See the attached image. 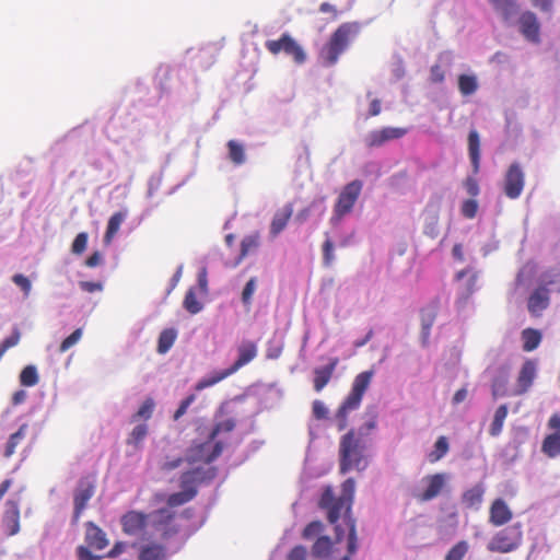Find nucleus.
<instances>
[{"instance_id":"bf43d9fd","label":"nucleus","mask_w":560,"mask_h":560,"mask_svg":"<svg viewBox=\"0 0 560 560\" xmlns=\"http://www.w3.org/2000/svg\"><path fill=\"white\" fill-rule=\"evenodd\" d=\"M445 79V72L440 65H433L430 68V82L431 83H442Z\"/></svg>"},{"instance_id":"f257e3e1","label":"nucleus","mask_w":560,"mask_h":560,"mask_svg":"<svg viewBox=\"0 0 560 560\" xmlns=\"http://www.w3.org/2000/svg\"><path fill=\"white\" fill-rule=\"evenodd\" d=\"M355 492V481L353 478H348L341 485V494L336 497L331 486H326L323 490L318 506L326 512L327 521L330 524L343 517L348 527V556H352L357 551L358 537L355 529V520L351 515L353 499Z\"/></svg>"},{"instance_id":"cd10ccee","label":"nucleus","mask_w":560,"mask_h":560,"mask_svg":"<svg viewBox=\"0 0 560 560\" xmlns=\"http://www.w3.org/2000/svg\"><path fill=\"white\" fill-rule=\"evenodd\" d=\"M541 452L549 458L560 455V431L547 434L541 443Z\"/></svg>"},{"instance_id":"1a4fd4ad","label":"nucleus","mask_w":560,"mask_h":560,"mask_svg":"<svg viewBox=\"0 0 560 560\" xmlns=\"http://www.w3.org/2000/svg\"><path fill=\"white\" fill-rule=\"evenodd\" d=\"M265 47L272 55L283 51L285 55L291 56L298 65H302L306 60V54L303 48L288 33H283L279 39L267 40Z\"/></svg>"},{"instance_id":"c9c22d12","label":"nucleus","mask_w":560,"mask_h":560,"mask_svg":"<svg viewBox=\"0 0 560 560\" xmlns=\"http://www.w3.org/2000/svg\"><path fill=\"white\" fill-rule=\"evenodd\" d=\"M229 159L235 165H242L246 161L245 149L243 144L236 140H230L228 142Z\"/></svg>"},{"instance_id":"de8ad7c7","label":"nucleus","mask_w":560,"mask_h":560,"mask_svg":"<svg viewBox=\"0 0 560 560\" xmlns=\"http://www.w3.org/2000/svg\"><path fill=\"white\" fill-rule=\"evenodd\" d=\"M199 470H188L182 474L180 476V487L183 490L190 489V487L196 488V483L198 481Z\"/></svg>"},{"instance_id":"f03ea898","label":"nucleus","mask_w":560,"mask_h":560,"mask_svg":"<svg viewBox=\"0 0 560 560\" xmlns=\"http://www.w3.org/2000/svg\"><path fill=\"white\" fill-rule=\"evenodd\" d=\"M369 439L362 430H349L339 441V471L345 475L352 469L363 470L366 467L365 452Z\"/></svg>"},{"instance_id":"a19ab883","label":"nucleus","mask_w":560,"mask_h":560,"mask_svg":"<svg viewBox=\"0 0 560 560\" xmlns=\"http://www.w3.org/2000/svg\"><path fill=\"white\" fill-rule=\"evenodd\" d=\"M183 305L190 314H197L202 310V303L198 300L194 288H189L186 292Z\"/></svg>"},{"instance_id":"ea45409f","label":"nucleus","mask_w":560,"mask_h":560,"mask_svg":"<svg viewBox=\"0 0 560 560\" xmlns=\"http://www.w3.org/2000/svg\"><path fill=\"white\" fill-rule=\"evenodd\" d=\"M331 547L332 542L328 536H319L312 547V553L317 558H324L330 553Z\"/></svg>"},{"instance_id":"f704fd0d","label":"nucleus","mask_w":560,"mask_h":560,"mask_svg":"<svg viewBox=\"0 0 560 560\" xmlns=\"http://www.w3.org/2000/svg\"><path fill=\"white\" fill-rule=\"evenodd\" d=\"M478 80L475 74H460L458 77V90L462 95L468 96L478 90Z\"/></svg>"},{"instance_id":"9d476101","label":"nucleus","mask_w":560,"mask_h":560,"mask_svg":"<svg viewBox=\"0 0 560 560\" xmlns=\"http://www.w3.org/2000/svg\"><path fill=\"white\" fill-rule=\"evenodd\" d=\"M95 489V479L92 476H84L79 479L73 491V523L79 522L83 511L88 506V502L94 495Z\"/></svg>"},{"instance_id":"ddd939ff","label":"nucleus","mask_w":560,"mask_h":560,"mask_svg":"<svg viewBox=\"0 0 560 560\" xmlns=\"http://www.w3.org/2000/svg\"><path fill=\"white\" fill-rule=\"evenodd\" d=\"M408 132L407 128L402 127H384L382 129L373 130L365 137V144L369 148L382 147L384 143L402 138Z\"/></svg>"},{"instance_id":"c85d7f7f","label":"nucleus","mask_w":560,"mask_h":560,"mask_svg":"<svg viewBox=\"0 0 560 560\" xmlns=\"http://www.w3.org/2000/svg\"><path fill=\"white\" fill-rule=\"evenodd\" d=\"M27 428V424L24 423L19 428V430L15 433L9 436V440L4 446V457L9 458L15 453L16 446L20 445L26 436Z\"/></svg>"},{"instance_id":"8fccbe9b","label":"nucleus","mask_w":560,"mask_h":560,"mask_svg":"<svg viewBox=\"0 0 560 560\" xmlns=\"http://www.w3.org/2000/svg\"><path fill=\"white\" fill-rule=\"evenodd\" d=\"M88 238L89 235L86 232L79 233L72 243V253L75 255H81L86 249Z\"/></svg>"},{"instance_id":"39448f33","label":"nucleus","mask_w":560,"mask_h":560,"mask_svg":"<svg viewBox=\"0 0 560 560\" xmlns=\"http://www.w3.org/2000/svg\"><path fill=\"white\" fill-rule=\"evenodd\" d=\"M235 428V421L233 419H225L221 422H218L214 428L212 429L209 441L198 444L195 447L191 448V454L189 455L188 460L189 462H203V463H211L214 459H217L222 451H223V443L222 442H215L213 445L211 442L222 432L230 433Z\"/></svg>"},{"instance_id":"a878e982","label":"nucleus","mask_w":560,"mask_h":560,"mask_svg":"<svg viewBox=\"0 0 560 560\" xmlns=\"http://www.w3.org/2000/svg\"><path fill=\"white\" fill-rule=\"evenodd\" d=\"M468 152L474 167V172L478 173L480 163V139L477 130H470L468 135Z\"/></svg>"},{"instance_id":"c03bdc74","label":"nucleus","mask_w":560,"mask_h":560,"mask_svg":"<svg viewBox=\"0 0 560 560\" xmlns=\"http://www.w3.org/2000/svg\"><path fill=\"white\" fill-rule=\"evenodd\" d=\"M468 542L460 540L448 550L445 556V560H463L468 552Z\"/></svg>"},{"instance_id":"2eb2a0df","label":"nucleus","mask_w":560,"mask_h":560,"mask_svg":"<svg viewBox=\"0 0 560 560\" xmlns=\"http://www.w3.org/2000/svg\"><path fill=\"white\" fill-rule=\"evenodd\" d=\"M2 527L8 536H14L20 532V503L10 499L4 503Z\"/></svg>"},{"instance_id":"4c0bfd02","label":"nucleus","mask_w":560,"mask_h":560,"mask_svg":"<svg viewBox=\"0 0 560 560\" xmlns=\"http://www.w3.org/2000/svg\"><path fill=\"white\" fill-rule=\"evenodd\" d=\"M505 20H509L517 12L515 0H489Z\"/></svg>"},{"instance_id":"6ab92c4d","label":"nucleus","mask_w":560,"mask_h":560,"mask_svg":"<svg viewBox=\"0 0 560 560\" xmlns=\"http://www.w3.org/2000/svg\"><path fill=\"white\" fill-rule=\"evenodd\" d=\"M536 377V363L533 360H526L518 373L517 376V389L515 390V395L525 394Z\"/></svg>"},{"instance_id":"e2e57ef3","label":"nucleus","mask_w":560,"mask_h":560,"mask_svg":"<svg viewBox=\"0 0 560 560\" xmlns=\"http://www.w3.org/2000/svg\"><path fill=\"white\" fill-rule=\"evenodd\" d=\"M80 288L84 292L93 293L103 290V284L101 282L93 281H81L79 283Z\"/></svg>"},{"instance_id":"79ce46f5","label":"nucleus","mask_w":560,"mask_h":560,"mask_svg":"<svg viewBox=\"0 0 560 560\" xmlns=\"http://www.w3.org/2000/svg\"><path fill=\"white\" fill-rule=\"evenodd\" d=\"M39 381L37 370L34 365L25 366L20 374V383L23 386H35Z\"/></svg>"},{"instance_id":"69168bd1","label":"nucleus","mask_w":560,"mask_h":560,"mask_svg":"<svg viewBox=\"0 0 560 560\" xmlns=\"http://www.w3.org/2000/svg\"><path fill=\"white\" fill-rule=\"evenodd\" d=\"M79 560H97L100 557L93 556L88 547L79 546L77 548Z\"/></svg>"},{"instance_id":"37998d69","label":"nucleus","mask_w":560,"mask_h":560,"mask_svg":"<svg viewBox=\"0 0 560 560\" xmlns=\"http://www.w3.org/2000/svg\"><path fill=\"white\" fill-rule=\"evenodd\" d=\"M148 434V425L145 423L138 424L130 432L127 444L138 447Z\"/></svg>"},{"instance_id":"09e8293b","label":"nucleus","mask_w":560,"mask_h":560,"mask_svg":"<svg viewBox=\"0 0 560 560\" xmlns=\"http://www.w3.org/2000/svg\"><path fill=\"white\" fill-rule=\"evenodd\" d=\"M257 279L255 277L250 278L245 284L242 292V302L246 306H250L254 292L256 290Z\"/></svg>"},{"instance_id":"72a5a7b5","label":"nucleus","mask_w":560,"mask_h":560,"mask_svg":"<svg viewBox=\"0 0 560 560\" xmlns=\"http://www.w3.org/2000/svg\"><path fill=\"white\" fill-rule=\"evenodd\" d=\"M508 412L509 410L506 405H501L497 408L489 429V434L491 436H498L502 432L504 421L508 417Z\"/></svg>"},{"instance_id":"603ef678","label":"nucleus","mask_w":560,"mask_h":560,"mask_svg":"<svg viewBox=\"0 0 560 560\" xmlns=\"http://www.w3.org/2000/svg\"><path fill=\"white\" fill-rule=\"evenodd\" d=\"M478 211V202L475 199H467L460 207L463 217L467 219H474Z\"/></svg>"},{"instance_id":"864d4df0","label":"nucleus","mask_w":560,"mask_h":560,"mask_svg":"<svg viewBox=\"0 0 560 560\" xmlns=\"http://www.w3.org/2000/svg\"><path fill=\"white\" fill-rule=\"evenodd\" d=\"M334 243L327 238L323 243V264L325 267H330L334 261Z\"/></svg>"},{"instance_id":"680f3d73","label":"nucleus","mask_w":560,"mask_h":560,"mask_svg":"<svg viewBox=\"0 0 560 560\" xmlns=\"http://www.w3.org/2000/svg\"><path fill=\"white\" fill-rule=\"evenodd\" d=\"M464 186L466 188V191L469 196L471 197H476L478 196L479 194V185H478V182L472 178V177H468L466 178L465 183H464Z\"/></svg>"},{"instance_id":"a18cd8bd","label":"nucleus","mask_w":560,"mask_h":560,"mask_svg":"<svg viewBox=\"0 0 560 560\" xmlns=\"http://www.w3.org/2000/svg\"><path fill=\"white\" fill-rule=\"evenodd\" d=\"M154 406V400L152 398H147L142 402L138 411L132 416V421H136L138 419L149 420L152 417Z\"/></svg>"},{"instance_id":"c756f323","label":"nucleus","mask_w":560,"mask_h":560,"mask_svg":"<svg viewBox=\"0 0 560 560\" xmlns=\"http://www.w3.org/2000/svg\"><path fill=\"white\" fill-rule=\"evenodd\" d=\"M523 341V350L526 352L534 351L541 341V334L534 328H526L521 334Z\"/></svg>"},{"instance_id":"0e129e2a","label":"nucleus","mask_w":560,"mask_h":560,"mask_svg":"<svg viewBox=\"0 0 560 560\" xmlns=\"http://www.w3.org/2000/svg\"><path fill=\"white\" fill-rule=\"evenodd\" d=\"M19 341H20V332L18 329H15L10 337L4 339L1 347L4 349V351H7L8 349L16 346L19 343Z\"/></svg>"},{"instance_id":"b1692460","label":"nucleus","mask_w":560,"mask_h":560,"mask_svg":"<svg viewBox=\"0 0 560 560\" xmlns=\"http://www.w3.org/2000/svg\"><path fill=\"white\" fill-rule=\"evenodd\" d=\"M436 318V307L423 308L421 311V340L427 346L430 338L431 328Z\"/></svg>"},{"instance_id":"20e7f679","label":"nucleus","mask_w":560,"mask_h":560,"mask_svg":"<svg viewBox=\"0 0 560 560\" xmlns=\"http://www.w3.org/2000/svg\"><path fill=\"white\" fill-rule=\"evenodd\" d=\"M360 28L361 26L358 22H346L337 27L322 49V57L328 66H332L338 61L339 56L358 36Z\"/></svg>"},{"instance_id":"4d7b16f0","label":"nucleus","mask_w":560,"mask_h":560,"mask_svg":"<svg viewBox=\"0 0 560 560\" xmlns=\"http://www.w3.org/2000/svg\"><path fill=\"white\" fill-rule=\"evenodd\" d=\"M184 463L183 457H175V458H165L164 462L160 464V470L163 472H170L176 468H178Z\"/></svg>"},{"instance_id":"4468645a","label":"nucleus","mask_w":560,"mask_h":560,"mask_svg":"<svg viewBox=\"0 0 560 560\" xmlns=\"http://www.w3.org/2000/svg\"><path fill=\"white\" fill-rule=\"evenodd\" d=\"M447 481V475L444 472H438L428 475L423 478V482L427 485L425 489L416 494V498L420 502H428L436 498L445 487Z\"/></svg>"},{"instance_id":"6e6552de","label":"nucleus","mask_w":560,"mask_h":560,"mask_svg":"<svg viewBox=\"0 0 560 560\" xmlns=\"http://www.w3.org/2000/svg\"><path fill=\"white\" fill-rule=\"evenodd\" d=\"M363 184L359 179H354L348 183L340 191L337 201L334 206L332 219L340 220L346 214L350 213L355 205L361 191Z\"/></svg>"},{"instance_id":"052dcab7","label":"nucleus","mask_w":560,"mask_h":560,"mask_svg":"<svg viewBox=\"0 0 560 560\" xmlns=\"http://www.w3.org/2000/svg\"><path fill=\"white\" fill-rule=\"evenodd\" d=\"M307 551L303 546H295L288 553L287 560H306Z\"/></svg>"},{"instance_id":"7ed1b4c3","label":"nucleus","mask_w":560,"mask_h":560,"mask_svg":"<svg viewBox=\"0 0 560 560\" xmlns=\"http://www.w3.org/2000/svg\"><path fill=\"white\" fill-rule=\"evenodd\" d=\"M373 377V371H364L354 377L351 392L339 406L335 413V421L338 431H343L349 423V412L357 410L362 401L363 395L369 388Z\"/></svg>"},{"instance_id":"5fc2aeb1","label":"nucleus","mask_w":560,"mask_h":560,"mask_svg":"<svg viewBox=\"0 0 560 560\" xmlns=\"http://www.w3.org/2000/svg\"><path fill=\"white\" fill-rule=\"evenodd\" d=\"M12 281L24 292L25 296L30 294L32 283L27 277L22 273H16L12 277Z\"/></svg>"},{"instance_id":"f8f14e48","label":"nucleus","mask_w":560,"mask_h":560,"mask_svg":"<svg viewBox=\"0 0 560 560\" xmlns=\"http://www.w3.org/2000/svg\"><path fill=\"white\" fill-rule=\"evenodd\" d=\"M175 516V512L162 508L148 514V522L161 534L162 539H168L178 533V527L174 524Z\"/></svg>"},{"instance_id":"a211bd4d","label":"nucleus","mask_w":560,"mask_h":560,"mask_svg":"<svg viewBox=\"0 0 560 560\" xmlns=\"http://www.w3.org/2000/svg\"><path fill=\"white\" fill-rule=\"evenodd\" d=\"M149 524L148 515L137 511H129L121 517L122 530L128 535L140 534Z\"/></svg>"},{"instance_id":"13d9d810","label":"nucleus","mask_w":560,"mask_h":560,"mask_svg":"<svg viewBox=\"0 0 560 560\" xmlns=\"http://www.w3.org/2000/svg\"><path fill=\"white\" fill-rule=\"evenodd\" d=\"M196 400V395L195 394H190L188 395L184 400H182L179 407L177 408V410L175 411L174 413V420L177 421L180 417H183L188 407Z\"/></svg>"},{"instance_id":"473e14b6","label":"nucleus","mask_w":560,"mask_h":560,"mask_svg":"<svg viewBox=\"0 0 560 560\" xmlns=\"http://www.w3.org/2000/svg\"><path fill=\"white\" fill-rule=\"evenodd\" d=\"M197 494V489L190 487V489L182 490L176 493H172L167 498L168 508H176L191 501Z\"/></svg>"},{"instance_id":"58836bf2","label":"nucleus","mask_w":560,"mask_h":560,"mask_svg":"<svg viewBox=\"0 0 560 560\" xmlns=\"http://www.w3.org/2000/svg\"><path fill=\"white\" fill-rule=\"evenodd\" d=\"M450 445L447 438L442 435L440 436L435 444L434 450L428 455V459L430 463H436L442 459L448 452Z\"/></svg>"},{"instance_id":"f3484780","label":"nucleus","mask_w":560,"mask_h":560,"mask_svg":"<svg viewBox=\"0 0 560 560\" xmlns=\"http://www.w3.org/2000/svg\"><path fill=\"white\" fill-rule=\"evenodd\" d=\"M513 517V513L506 502L498 498L495 499L489 509V523L495 527L508 524Z\"/></svg>"},{"instance_id":"9b49d317","label":"nucleus","mask_w":560,"mask_h":560,"mask_svg":"<svg viewBox=\"0 0 560 560\" xmlns=\"http://www.w3.org/2000/svg\"><path fill=\"white\" fill-rule=\"evenodd\" d=\"M525 187V172L518 162L511 163L503 177L502 189L510 199H517Z\"/></svg>"},{"instance_id":"774afa93","label":"nucleus","mask_w":560,"mask_h":560,"mask_svg":"<svg viewBox=\"0 0 560 560\" xmlns=\"http://www.w3.org/2000/svg\"><path fill=\"white\" fill-rule=\"evenodd\" d=\"M547 427L555 432L560 431V413H553L547 422Z\"/></svg>"},{"instance_id":"dca6fc26","label":"nucleus","mask_w":560,"mask_h":560,"mask_svg":"<svg viewBox=\"0 0 560 560\" xmlns=\"http://www.w3.org/2000/svg\"><path fill=\"white\" fill-rule=\"evenodd\" d=\"M520 32L522 35L532 43L540 42V24L535 13L525 11L521 14L520 20Z\"/></svg>"},{"instance_id":"e433bc0d","label":"nucleus","mask_w":560,"mask_h":560,"mask_svg":"<svg viewBox=\"0 0 560 560\" xmlns=\"http://www.w3.org/2000/svg\"><path fill=\"white\" fill-rule=\"evenodd\" d=\"M259 246L258 234L247 235L241 242V252L235 265H238L249 253Z\"/></svg>"},{"instance_id":"412c9836","label":"nucleus","mask_w":560,"mask_h":560,"mask_svg":"<svg viewBox=\"0 0 560 560\" xmlns=\"http://www.w3.org/2000/svg\"><path fill=\"white\" fill-rule=\"evenodd\" d=\"M293 214V205L287 203L281 209L276 211L270 223L269 232L272 237L279 235L288 225Z\"/></svg>"},{"instance_id":"393cba45","label":"nucleus","mask_w":560,"mask_h":560,"mask_svg":"<svg viewBox=\"0 0 560 560\" xmlns=\"http://www.w3.org/2000/svg\"><path fill=\"white\" fill-rule=\"evenodd\" d=\"M485 494V488L481 483H478L469 489H467L462 495V503L466 508H478Z\"/></svg>"},{"instance_id":"0eeeda50","label":"nucleus","mask_w":560,"mask_h":560,"mask_svg":"<svg viewBox=\"0 0 560 560\" xmlns=\"http://www.w3.org/2000/svg\"><path fill=\"white\" fill-rule=\"evenodd\" d=\"M522 541L523 526L521 523H515L495 533L487 548L491 552L508 553L516 550Z\"/></svg>"},{"instance_id":"5701e85b","label":"nucleus","mask_w":560,"mask_h":560,"mask_svg":"<svg viewBox=\"0 0 560 560\" xmlns=\"http://www.w3.org/2000/svg\"><path fill=\"white\" fill-rule=\"evenodd\" d=\"M549 305V291L546 288L535 290L528 299V311L532 314H539Z\"/></svg>"},{"instance_id":"7c9ffc66","label":"nucleus","mask_w":560,"mask_h":560,"mask_svg":"<svg viewBox=\"0 0 560 560\" xmlns=\"http://www.w3.org/2000/svg\"><path fill=\"white\" fill-rule=\"evenodd\" d=\"M177 338V331L174 328H166L161 331L158 340L156 351L165 354L174 345Z\"/></svg>"},{"instance_id":"423d86ee","label":"nucleus","mask_w":560,"mask_h":560,"mask_svg":"<svg viewBox=\"0 0 560 560\" xmlns=\"http://www.w3.org/2000/svg\"><path fill=\"white\" fill-rule=\"evenodd\" d=\"M237 354L236 361L229 369L215 371L209 376L201 378L196 383L195 389L200 392L211 387L248 364L257 355V346L253 341H245L237 348Z\"/></svg>"},{"instance_id":"2f4dec72","label":"nucleus","mask_w":560,"mask_h":560,"mask_svg":"<svg viewBox=\"0 0 560 560\" xmlns=\"http://www.w3.org/2000/svg\"><path fill=\"white\" fill-rule=\"evenodd\" d=\"M139 560H166V550L158 544L144 546L139 553Z\"/></svg>"},{"instance_id":"338daca9","label":"nucleus","mask_w":560,"mask_h":560,"mask_svg":"<svg viewBox=\"0 0 560 560\" xmlns=\"http://www.w3.org/2000/svg\"><path fill=\"white\" fill-rule=\"evenodd\" d=\"M103 261V256L100 252H94L91 256H89L85 260V265L90 268H94Z\"/></svg>"},{"instance_id":"4be33fe9","label":"nucleus","mask_w":560,"mask_h":560,"mask_svg":"<svg viewBox=\"0 0 560 560\" xmlns=\"http://www.w3.org/2000/svg\"><path fill=\"white\" fill-rule=\"evenodd\" d=\"M338 358H332L326 366L315 369L314 371V389L320 392L330 381L336 366L338 365Z\"/></svg>"},{"instance_id":"bb28decb","label":"nucleus","mask_w":560,"mask_h":560,"mask_svg":"<svg viewBox=\"0 0 560 560\" xmlns=\"http://www.w3.org/2000/svg\"><path fill=\"white\" fill-rule=\"evenodd\" d=\"M127 217V211H118L115 212L107 222L106 232L104 235V242L105 244H110L113 238L118 233L121 223L125 221Z\"/></svg>"},{"instance_id":"aec40b11","label":"nucleus","mask_w":560,"mask_h":560,"mask_svg":"<svg viewBox=\"0 0 560 560\" xmlns=\"http://www.w3.org/2000/svg\"><path fill=\"white\" fill-rule=\"evenodd\" d=\"M85 541L96 550H103L108 545L105 532L93 522L85 524Z\"/></svg>"},{"instance_id":"49530a36","label":"nucleus","mask_w":560,"mask_h":560,"mask_svg":"<svg viewBox=\"0 0 560 560\" xmlns=\"http://www.w3.org/2000/svg\"><path fill=\"white\" fill-rule=\"evenodd\" d=\"M324 530V525L320 521H313L308 523L303 529L302 537L304 539H313Z\"/></svg>"},{"instance_id":"3c124183","label":"nucleus","mask_w":560,"mask_h":560,"mask_svg":"<svg viewBox=\"0 0 560 560\" xmlns=\"http://www.w3.org/2000/svg\"><path fill=\"white\" fill-rule=\"evenodd\" d=\"M82 337V329L77 328L70 336H68L60 345L59 351L61 353L68 351L73 347Z\"/></svg>"},{"instance_id":"6e6d98bb","label":"nucleus","mask_w":560,"mask_h":560,"mask_svg":"<svg viewBox=\"0 0 560 560\" xmlns=\"http://www.w3.org/2000/svg\"><path fill=\"white\" fill-rule=\"evenodd\" d=\"M312 412L315 419H326L328 416V409L322 400H314L312 405Z\"/></svg>"}]
</instances>
